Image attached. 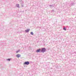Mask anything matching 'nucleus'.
<instances>
[{
    "label": "nucleus",
    "mask_w": 76,
    "mask_h": 76,
    "mask_svg": "<svg viewBox=\"0 0 76 76\" xmlns=\"http://www.w3.org/2000/svg\"><path fill=\"white\" fill-rule=\"evenodd\" d=\"M46 50V49H45V48H42L41 52H42V53H44Z\"/></svg>",
    "instance_id": "1"
},
{
    "label": "nucleus",
    "mask_w": 76,
    "mask_h": 76,
    "mask_svg": "<svg viewBox=\"0 0 76 76\" xmlns=\"http://www.w3.org/2000/svg\"><path fill=\"white\" fill-rule=\"evenodd\" d=\"M29 64V62L28 61L24 63V64H26V65H28Z\"/></svg>",
    "instance_id": "2"
},
{
    "label": "nucleus",
    "mask_w": 76,
    "mask_h": 76,
    "mask_svg": "<svg viewBox=\"0 0 76 76\" xmlns=\"http://www.w3.org/2000/svg\"><path fill=\"white\" fill-rule=\"evenodd\" d=\"M16 56L18 58H19V57H20V54H18L16 55Z\"/></svg>",
    "instance_id": "3"
},
{
    "label": "nucleus",
    "mask_w": 76,
    "mask_h": 76,
    "mask_svg": "<svg viewBox=\"0 0 76 76\" xmlns=\"http://www.w3.org/2000/svg\"><path fill=\"white\" fill-rule=\"evenodd\" d=\"M40 50H41V49H39L37 50L36 51V52L37 53H39V52Z\"/></svg>",
    "instance_id": "4"
},
{
    "label": "nucleus",
    "mask_w": 76,
    "mask_h": 76,
    "mask_svg": "<svg viewBox=\"0 0 76 76\" xmlns=\"http://www.w3.org/2000/svg\"><path fill=\"white\" fill-rule=\"evenodd\" d=\"M30 30V29H28L27 30H25V32H28Z\"/></svg>",
    "instance_id": "5"
},
{
    "label": "nucleus",
    "mask_w": 76,
    "mask_h": 76,
    "mask_svg": "<svg viewBox=\"0 0 76 76\" xmlns=\"http://www.w3.org/2000/svg\"><path fill=\"white\" fill-rule=\"evenodd\" d=\"M10 60H11V59L8 58L7 59V60L8 61H10Z\"/></svg>",
    "instance_id": "6"
},
{
    "label": "nucleus",
    "mask_w": 76,
    "mask_h": 76,
    "mask_svg": "<svg viewBox=\"0 0 76 76\" xmlns=\"http://www.w3.org/2000/svg\"><path fill=\"white\" fill-rule=\"evenodd\" d=\"M31 34L32 35H34V33H33V32H31Z\"/></svg>",
    "instance_id": "7"
},
{
    "label": "nucleus",
    "mask_w": 76,
    "mask_h": 76,
    "mask_svg": "<svg viewBox=\"0 0 76 76\" xmlns=\"http://www.w3.org/2000/svg\"><path fill=\"white\" fill-rule=\"evenodd\" d=\"M64 30L65 31H66V28H63Z\"/></svg>",
    "instance_id": "8"
},
{
    "label": "nucleus",
    "mask_w": 76,
    "mask_h": 76,
    "mask_svg": "<svg viewBox=\"0 0 76 76\" xmlns=\"http://www.w3.org/2000/svg\"><path fill=\"white\" fill-rule=\"evenodd\" d=\"M17 7H19V5L18 4L17 5Z\"/></svg>",
    "instance_id": "9"
},
{
    "label": "nucleus",
    "mask_w": 76,
    "mask_h": 76,
    "mask_svg": "<svg viewBox=\"0 0 76 76\" xmlns=\"http://www.w3.org/2000/svg\"><path fill=\"white\" fill-rule=\"evenodd\" d=\"M18 52H19V50H18V51H17V52H16L17 53H18Z\"/></svg>",
    "instance_id": "10"
}]
</instances>
